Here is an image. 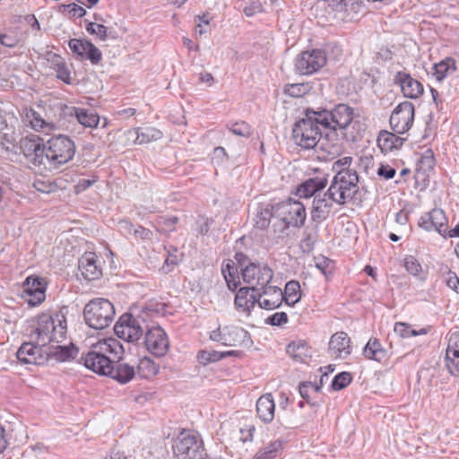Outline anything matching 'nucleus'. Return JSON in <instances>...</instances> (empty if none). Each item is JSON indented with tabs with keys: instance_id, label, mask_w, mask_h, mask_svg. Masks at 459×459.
Here are the masks:
<instances>
[{
	"instance_id": "1",
	"label": "nucleus",
	"mask_w": 459,
	"mask_h": 459,
	"mask_svg": "<svg viewBox=\"0 0 459 459\" xmlns=\"http://www.w3.org/2000/svg\"><path fill=\"white\" fill-rule=\"evenodd\" d=\"M330 126L326 110L316 112L307 109L304 117L293 126V141L303 149H313L322 137V129L329 128Z\"/></svg>"
},
{
	"instance_id": "2",
	"label": "nucleus",
	"mask_w": 459,
	"mask_h": 459,
	"mask_svg": "<svg viewBox=\"0 0 459 459\" xmlns=\"http://www.w3.org/2000/svg\"><path fill=\"white\" fill-rule=\"evenodd\" d=\"M123 353L124 348L119 341L108 338L92 344L90 351L81 357V361L92 372L108 376L114 360L121 359Z\"/></svg>"
},
{
	"instance_id": "3",
	"label": "nucleus",
	"mask_w": 459,
	"mask_h": 459,
	"mask_svg": "<svg viewBox=\"0 0 459 459\" xmlns=\"http://www.w3.org/2000/svg\"><path fill=\"white\" fill-rule=\"evenodd\" d=\"M66 334V319L63 313L42 314L38 317L37 327L30 333L39 346H48L63 342Z\"/></svg>"
},
{
	"instance_id": "4",
	"label": "nucleus",
	"mask_w": 459,
	"mask_h": 459,
	"mask_svg": "<svg viewBox=\"0 0 459 459\" xmlns=\"http://www.w3.org/2000/svg\"><path fill=\"white\" fill-rule=\"evenodd\" d=\"M331 126L329 128L341 130L349 142H356L361 137L362 125L356 119L355 110L346 104H338L330 112L327 111Z\"/></svg>"
},
{
	"instance_id": "5",
	"label": "nucleus",
	"mask_w": 459,
	"mask_h": 459,
	"mask_svg": "<svg viewBox=\"0 0 459 459\" xmlns=\"http://www.w3.org/2000/svg\"><path fill=\"white\" fill-rule=\"evenodd\" d=\"M145 309L136 316L127 313L122 315L114 326L116 335L125 342H137L143 337L149 325L148 311L154 310L151 305Z\"/></svg>"
},
{
	"instance_id": "6",
	"label": "nucleus",
	"mask_w": 459,
	"mask_h": 459,
	"mask_svg": "<svg viewBox=\"0 0 459 459\" xmlns=\"http://www.w3.org/2000/svg\"><path fill=\"white\" fill-rule=\"evenodd\" d=\"M74 153V143L68 136L59 134L51 137L45 143V169H58L70 161Z\"/></svg>"
},
{
	"instance_id": "7",
	"label": "nucleus",
	"mask_w": 459,
	"mask_h": 459,
	"mask_svg": "<svg viewBox=\"0 0 459 459\" xmlns=\"http://www.w3.org/2000/svg\"><path fill=\"white\" fill-rule=\"evenodd\" d=\"M357 171L335 173L327 190L328 195L335 204L343 205L355 197L359 192Z\"/></svg>"
},
{
	"instance_id": "8",
	"label": "nucleus",
	"mask_w": 459,
	"mask_h": 459,
	"mask_svg": "<svg viewBox=\"0 0 459 459\" xmlns=\"http://www.w3.org/2000/svg\"><path fill=\"white\" fill-rule=\"evenodd\" d=\"M83 316L90 327L104 329L113 322L115 307L107 299H94L86 304L83 309Z\"/></svg>"
},
{
	"instance_id": "9",
	"label": "nucleus",
	"mask_w": 459,
	"mask_h": 459,
	"mask_svg": "<svg viewBox=\"0 0 459 459\" xmlns=\"http://www.w3.org/2000/svg\"><path fill=\"white\" fill-rule=\"evenodd\" d=\"M178 459H206V452L200 436L190 430L182 431L173 445Z\"/></svg>"
},
{
	"instance_id": "10",
	"label": "nucleus",
	"mask_w": 459,
	"mask_h": 459,
	"mask_svg": "<svg viewBox=\"0 0 459 459\" xmlns=\"http://www.w3.org/2000/svg\"><path fill=\"white\" fill-rule=\"evenodd\" d=\"M20 149L30 169H45V143L35 134H30L20 141Z\"/></svg>"
},
{
	"instance_id": "11",
	"label": "nucleus",
	"mask_w": 459,
	"mask_h": 459,
	"mask_svg": "<svg viewBox=\"0 0 459 459\" xmlns=\"http://www.w3.org/2000/svg\"><path fill=\"white\" fill-rule=\"evenodd\" d=\"M273 277V270L265 264L250 263L242 269L244 282L257 292L265 288L271 282Z\"/></svg>"
},
{
	"instance_id": "12",
	"label": "nucleus",
	"mask_w": 459,
	"mask_h": 459,
	"mask_svg": "<svg viewBox=\"0 0 459 459\" xmlns=\"http://www.w3.org/2000/svg\"><path fill=\"white\" fill-rule=\"evenodd\" d=\"M143 343L146 350L156 357L164 356L169 348L168 335L158 325H148L144 333Z\"/></svg>"
},
{
	"instance_id": "13",
	"label": "nucleus",
	"mask_w": 459,
	"mask_h": 459,
	"mask_svg": "<svg viewBox=\"0 0 459 459\" xmlns=\"http://www.w3.org/2000/svg\"><path fill=\"white\" fill-rule=\"evenodd\" d=\"M326 64L325 53L320 49L301 52L295 59V71L302 75L317 72Z\"/></svg>"
},
{
	"instance_id": "14",
	"label": "nucleus",
	"mask_w": 459,
	"mask_h": 459,
	"mask_svg": "<svg viewBox=\"0 0 459 459\" xmlns=\"http://www.w3.org/2000/svg\"><path fill=\"white\" fill-rule=\"evenodd\" d=\"M276 213L286 225L300 228L304 225L307 213L305 205L295 200H288L276 205Z\"/></svg>"
},
{
	"instance_id": "15",
	"label": "nucleus",
	"mask_w": 459,
	"mask_h": 459,
	"mask_svg": "<svg viewBox=\"0 0 459 459\" xmlns=\"http://www.w3.org/2000/svg\"><path fill=\"white\" fill-rule=\"evenodd\" d=\"M413 120L414 105L410 101H403L394 109L389 122L395 134H403L410 130Z\"/></svg>"
},
{
	"instance_id": "16",
	"label": "nucleus",
	"mask_w": 459,
	"mask_h": 459,
	"mask_svg": "<svg viewBox=\"0 0 459 459\" xmlns=\"http://www.w3.org/2000/svg\"><path fill=\"white\" fill-rule=\"evenodd\" d=\"M46 346H39L35 338L29 342H24L17 351V359L25 364L41 365L44 364L48 356V351L43 350Z\"/></svg>"
},
{
	"instance_id": "17",
	"label": "nucleus",
	"mask_w": 459,
	"mask_h": 459,
	"mask_svg": "<svg viewBox=\"0 0 459 459\" xmlns=\"http://www.w3.org/2000/svg\"><path fill=\"white\" fill-rule=\"evenodd\" d=\"M448 224V220L442 209L435 208L425 212L418 221L420 228L426 231L435 230L444 237Z\"/></svg>"
},
{
	"instance_id": "18",
	"label": "nucleus",
	"mask_w": 459,
	"mask_h": 459,
	"mask_svg": "<svg viewBox=\"0 0 459 459\" xmlns=\"http://www.w3.org/2000/svg\"><path fill=\"white\" fill-rule=\"evenodd\" d=\"M45 282L39 277H28L24 282L22 297L31 307L39 305L45 300Z\"/></svg>"
},
{
	"instance_id": "19",
	"label": "nucleus",
	"mask_w": 459,
	"mask_h": 459,
	"mask_svg": "<svg viewBox=\"0 0 459 459\" xmlns=\"http://www.w3.org/2000/svg\"><path fill=\"white\" fill-rule=\"evenodd\" d=\"M394 82L401 87V91L406 98L417 99L423 93L422 84L418 80L412 78L408 73L397 72Z\"/></svg>"
},
{
	"instance_id": "20",
	"label": "nucleus",
	"mask_w": 459,
	"mask_h": 459,
	"mask_svg": "<svg viewBox=\"0 0 459 459\" xmlns=\"http://www.w3.org/2000/svg\"><path fill=\"white\" fill-rule=\"evenodd\" d=\"M335 202L330 198L328 192L318 194L314 197L311 210V219L316 222L325 221L331 214Z\"/></svg>"
},
{
	"instance_id": "21",
	"label": "nucleus",
	"mask_w": 459,
	"mask_h": 459,
	"mask_svg": "<svg viewBox=\"0 0 459 459\" xmlns=\"http://www.w3.org/2000/svg\"><path fill=\"white\" fill-rule=\"evenodd\" d=\"M446 367L452 375L459 374V330L451 331L447 336L446 352Z\"/></svg>"
},
{
	"instance_id": "22",
	"label": "nucleus",
	"mask_w": 459,
	"mask_h": 459,
	"mask_svg": "<svg viewBox=\"0 0 459 459\" xmlns=\"http://www.w3.org/2000/svg\"><path fill=\"white\" fill-rule=\"evenodd\" d=\"M258 294V305L261 308L272 310L281 306L283 301V292L276 286L270 284L261 289Z\"/></svg>"
},
{
	"instance_id": "23",
	"label": "nucleus",
	"mask_w": 459,
	"mask_h": 459,
	"mask_svg": "<svg viewBox=\"0 0 459 459\" xmlns=\"http://www.w3.org/2000/svg\"><path fill=\"white\" fill-rule=\"evenodd\" d=\"M250 287H241L234 299V305L238 311L249 316L255 304H258V294Z\"/></svg>"
},
{
	"instance_id": "24",
	"label": "nucleus",
	"mask_w": 459,
	"mask_h": 459,
	"mask_svg": "<svg viewBox=\"0 0 459 459\" xmlns=\"http://www.w3.org/2000/svg\"><path fill=\"white\" fill-rule=\"evenodd\" d=\"M351 340L344 332H338L333 334L329 341V352L334 358L345 359L351 354Z\"/></svg>"
},
{
	"instance_id": "25",
	"label": "nucleus",
	"mask_w": 459,
	"mask_h": 459,
	"mask_svg": "<svg viewBox=\"0 0 459 459\" xmlns=\"http://www.w3.org/2000/svg\"><path fill=\"white\" fill-rule=\"evenodd\" d=\"M250 342V335L244 328L234 325L223 327L222 344L227 346H241L248 345Z\"/></svg>"
},
{
	"instance_id": "26",
	"label": "nucleus",
	"mask_w": 459,
	"mask_h": 459,
	"mask_svg": "<svg viewBox=\"0 0 459 459\" xmlns=\"http://www.w3.org/2000/svg\"><path fill=\"white\" fill-rule=\"evenodd\" d=\"M328 179L325 175L316 176L315 178H308L301 183L298 189L297 194L299 197L309 198L316 196L319 192L324 189L327 185Z\"/></svg>"
},
{
	"instance_id": "27",
	"label": "nucleus",
	"mask_w": 459,
	"mask_h": 459,
	"mask_svg": "<svg viewBox=\"0 0 459 459\" xmlns=\"http://www.w3.org/2000/svg\"><path fill=\"white\" fill-rule=\"evenodd\" d=\"M79 270L84 279L92 281L101 275V269L97 264V255L94 253H85L79 260Z\"/></svg>"
},
{
	"instance_id": "28",
	"label": "nucleus",
	"mask_w": 459,
	"mask_h": 459,
	"mask_svg": "<svg viewBox=\"0 0 459 459\" xmlns=\"http://www.w3.org/2000/svg\"><path fill=\"white\" fill-rule=\"evenodd\" d=\"M134 376V367L117 359L112 363L110 373H108L107 377L117 380L120 384H126L131 381Z\"/></svg>"
},
{
	"instance_id": "29",
	"label": "nucleus",
	"mask_w": 459,
	"mask_h": 459,
	"mask_svg": "<svg viewBox=\"0 0 459 459\" xmlns=\"http://www.w3.org/2000/svg\"><path fill=\"white\" fill-rule=\"evenodd\" d=\"M276 206L271 204H259L255 208L253 217L254 227L258 230H265L271 223L272 219L275 216Z\"/></svg>"
},
{
	"instance_id": "30",
	"label": "nucleus",
	"mask_w": 459,
	"mask_h": 459,
	"mask_svg": "<svg viewBox=\"0 0 459 459\" xmlns=\"http://www.w3.org/2000/svg\"><path fill=\"white\" fill-rule=\"evenodd\" d=\"M275 403L271 394H265L256 402V412L264 423L271 422L274 418Z\"/></svg>"
},
{
	"instance_id": "31",
	"label": "nucleus",
	"mask_w": 459,
	"mask_h": 459,
	"mask_svg": "<svg viewBox=\"0 0 459 459\" xmlns=\"http://www.w3.org/2000/svg\"><path fill=\"white\" fill-rule=\"evenodd\" d=\"M69 114L75 117L76 120L85 127H97L100 117L92 110L80 108H71Z\"/></svg>"
},
{
	"instance_id": "32",
	"label": "nucleus",
	"mask_w": 459,
	"mask_h": 459,
	"mask_svg": "<svg viewBox=\"0 0 459 459\" xmlns=\"http://www.w3.org/2000/svg\"><path fill=\"white\" fill-rule=\"evenodd\" d=\"M47 351L48 355L51 354L58 361L69 360L78 354V349L73 344L69 346L51 345Z\"/></svg>"
},
{
	"instance_id": "33",
	"label": "nucleus",
	"mask_w": 459,
	"mask_h": 459,
	"mask_svg": "<svg viewBox=\"0 0 459 459\" xmlns=\"http://www.w3.org/2000/svg\"><path fill=\"white\" fill-rule=\"evenodd\" d=\"M363 355L369 359L382 361L386 357V351L377 339H369L363 350Z\"/></svg>"
},
{
	"instance_id": "34",
	"label": "nucleus",
	"mask_w": 459,
	"mask_h": 459,
	"mask_svg": "<svg viewBox=\"0 0 459 459\" xmlns=\"http://www.w3.org/2000/svg\"><path fill=\"white\" fill-rule=\"evenodd\" d=\"M86 30L91 35H96L102 41L108 39H117L116 31L102 23L89 22L86 25Z\"/></svg>"
},
{
	"instance_id": "35",
	"label": "nucleus",
	"mask_w": 459,
	"mask_h": 459,
	"mask_svg": "<svg viewBox=\"0 0 459 459\" xmlns=\"http://www.w3.org/2000/svg\"><path fill=\"white\" fill-rule=\"evenodd\" d=\"M434 153L431 150H426L417 161L416 171L418 175L428 176L435 167Z\"/></svg>"
},
{
	"instance_id": "36",
	"label": "nucleus",
	"mask_w": 459,
	"mask_h": 459,
	"mask_svg": "<svg viewBox=\"0 0 459 459\" xmlns=\"http://www.w3.org/2000/svg\"><path fill=\"white\" fill-rule=\"evenodd\" d=\"M135 134V143L138 144L149 143L162 137V132L155 127L137 128Z\"/></svg>"
},
{
	"instance_id": "37",
	"label": "nucleus",
	"mask_w": 459,
	"mask_h": 459,
	"mask_svg": "<svg viewBox=\"0 0 459 459\" xmlns=\"http://www.w3.org/2000/svg\"><path fill=\"white\" fill-rule=\"evenodd\" d=\"M301 293H300V285L299 281H290L286 283L284 293H283V300L289 306H294L300 300Z\"/></svg>"
},
{
	"instance_id": "38",
	"label": "nucleus",
	"mask_w": 459,
	"mask_h": 459,
	"mask_svg": "<svg viewBox=\"0 0 459 459\" xmlns=\"http://www.w3.org/2000/svg\"><path fill=\"white\" fill-rule=\"evenodd\" d=\"M455 70V64L452 58H446L433 66V75L437 81H442L446 76Z\"/></svg>"
},
{
	"instance_id": "39",
	"label": "nucleus",
	"mask_w": 459,
	"mask_h": 459,
	"mask_svg": "<svg viewBox=\"0 0 459 459\" xmlns=\"http://www.w3.org/2000/svg\"><path fill=\"white\" fill-rule=\"evenodd\" d=\"M159 371L158 366L150 358L143 357L139 360L137 372L143 378H150Z\"/></svg>"
},
{
	"instance_id": "40",
	"label": "nucleus",
	"mask_w": 459,
	"mask_h": 459,
	"mask_svg": "<svg viewBox=\"0 0 459 459\" xmlns=\"http://www.w3.org/2000/svg\"><path fill=\"white\" fill-rule=\"evenodd\" d=\"M281 446L282 444L280 440L271 442L256 453L255 458L273 459L278 455L279 452L281 450Z\"/></svg>"
},
{
	"instance_id": "41",
	"label": "nucleus",
	"mask_w": 459,
	"mask_h": 459,
	"mask_svg": "<svg viewBox=\"0 0 459 459\" xmlns=\"http://www.w3.org/2000/svg\"><path fill=\"white\" fill-rule=\"evenodd\" d=\"M311 91L308 83H292L284 86L283 92L293 98L303 97Z\"/></svg>"
},
{
	"instance_id": "42",
	"label": "nucleus",
	"mask_w": 459,
	"mask_h": 459,
	"mask_svg": "<svg viewBox=\"0 0 459 459\" xmlns=\"http://www.w3.org/2000/svg\"><path fill=\"white\" fill-rule=\"evenodd\" d=\"M394 331L397 335H399L402 338H409L411 336H417L419 334L427 333V330L424 328L420 329V331H416L411 329L410 325L403 322L396 323L394 325Z\"/></svg>"
},
{
	"instance_id": "43",
	"label": "nucleus",
	"mask_w": 459,
	"mask_h": 459,
	"mask_svg": "<svg viewBox=\"0 0 459 459\" xmlns=\"http://www.w3.org/2000/svg\"><path fill=\"white\" fill-rule=\"evenodd\" d=\"M377 143L382 149L392 150L397 147V143H402V139L396 137L394 134L385 132L379 135Z\"/></svg>"
},
{
	"instance_id": "44",
	"label": "nucleus",
	"mask_w": 459,
	"mask_h": 459,
	"mask_svg": "<svg viewBox=\"0 0 459 459\" xmlns=\"http://www.w3.org/2000/svg\"><path fill=\"white\" fill-rule=\"evenodd\" d=\"M404 267L411 274L418 276L421 280L425 279V273L422 272V267L414 256L410 255L405 258Z\"/></svg>"
},
{
	"instance_id": "45",
	"label": "nucleus",
	"mask_w": 459,
	"mask_h": 459,
	"mask_svg": "<svg viewBox=\"0 0 459 459\" xmlns=\"http://www.w3.org/2000/svg\"><path fill=\"white\" fill-rule=\"evenodd\" d=\"M91 43V41L83 39H71L68 41V46L73 54L81 59Z\"/></svg>"
},
{
	"instance_id": "46",
	"label": "nucleus",
	"mask_w": 459,
	"mask_h": 459,
	"mask_svg": "<svg viewBox=\"0 0 459 459\" xmlns=\"http://www.w3.org/2000/svg\"><path fill=\"white\" fill-rule=\"evenodd\" d=\"M81 60H89L93 65H97L102 60V53L94 44L91 43Z\"/></svg>"
},
{
	"instance_id": "47",
	"label": "nucleus",
	"mask_w": 459,
	"mask_h": 459,
	"mask_svg": "<svg viewBox=\"0 0 459 459\" xmlns=\"http://www.w3.org/2000/svg\"><path fill=\"white\" fill-rule=\"evenodd\" d=\"M225 358V354L216 351H202L198 354V359L203 364L219 361Z\"/></svg>"
},
{
	"instance_id": "48",
	"label": "nucleus",
	"mask_w": 459,
	"mask_h": 459,
	"mask_svg": "<svg viewBox=\"0 0 459 459\" xmlns=\"http://www.w3.org/2000/svg\"><path fill=\"white\" fill-rule=\"evenodd\" d=\"M351 379L352 377L350 373H339L333 377L331 386L333 387V390H342L351 383Z\"/></svg>"
},
{
	"instance_id": "49",
	"label": "nucleus",
	"mask_w": 459,
	"mask_h": 459,
	"mask_svg": "<svg viewBox=\"0 0 459 459\" xmlns=\"http://www.w3.org/2000/svg\"><path fill=\"white\" fill-rule=\"evenodd\" d=\"M229 130L238 136L247 137L250 135V126L244 121L236 122L228 126Z\"/></svg>"
},
{
	"instance_id": "50",
	"label": "nucleus",
	"mask_w": 459,
	"mask_h": 459,
	"mask_svg": "<svg viewBox=\"0 0 459 459\" xmlns=\"http://www.w3.org/2000/svg\"><path fill=\"white\" fill-rule=\"evenodd\" d=\"M352 162V158L350 156L343 157L342 159L337 160L333 163V169L336 173H340L341 171H356L353 169H351V165Z\"/></svg>"
},
{
	"instance_id": "51",
	"label": "nucleus",
	"mask_w": 459,
	"mask_h": 459,
	"mask_svg": "<svg viewBox=\"0 0 459 459\" xmlns=\"http://www.w3.org/2000/svg\"><path fill=\"white\" fill-rule=\"evenodd\" d=\"M20 42V39L16 34H1L0 43L7 48H14Z\"/></svg>"
},
{
	"instance_id": "52",
	"label": "nucleus",
	"mask_w": 459,
	"mask_h": 459,
	"mask_svg": "<svg viewBox=\"0 0 459 459\" xmlns=\"http://www.w3.org/2000/svg\"><path fill=\"white\" fill-rule=\"evenodd\" d=\"M332 264H333V261L325 257V256H322L320 258L317 259L316 261V267L325 275L327 276L328 273H331V270H332Z\"/></svg>"
},
{
	"instance_id": "53",
	"label": "nucleus",
	"mask_w": 459,
	"mask_h": 459,
	"mask_svg": "<svg viewBox=\"0 0 459 459\" xmlns=\"http://www.w3.org/2000/svg\"><path fill=\"white\" fill-rule=\"evenodd\" d=\"M178 221V219L176 216L161 218L159 221V226L161 227V230L172 231Z\"/></svg>"
},
{
	"instance_id": "54",
	"label": "nucleus",
	"mask_w": 459,
	"mask_h": 459,
	"mask_svg": "<svg viewBox=\"0 0 459 459\" xmlns=\"http://www.w3.org/2000/svg\"><path fill=\"white\" fill-rule=\"evenodd\" d=\"M268 323L272 325H281L288 321V316L285 312H276L272 315L268 319Z\"/></svg>"
},
{
	"instance_id": "55",
	"label": "nucleus",
	"mask_w": 459,
	"mask_h": 459,
	"mask_svg": "<svg viewBox=\"0 0 459 459\" xmlns=\"http://www.w3.org/2000/svg\"><path fill=\"white\" fill-rule=\"evenodd\" d=\"M135 225L126 220H122L118 222L119 230L126 235H133L135 230Z\"/></svg>"
},
{
	"instance_id": "56",
	"label": "nucleus",
	"mask_w": 459,
	"mask_h": 459,
	"mask_svg": "<svg viewBox=\"0 0 459 459\" xmlns=\"http://www.w3.org/2000/svg\"><path fill=\"white\" fill-rule=\"evenodd\" d=\"M64 7L68 9L69 13H72L73 16L83 17L86 14V10L74 3L65 4Z\"/></svg>"
},
{
	"instance_id": "57",
	"label": "nucleus",
	"mask_w": 459,
	"mask_h": 459,
	"mask_svg": "<svg viewBox=\"0 0 459 459\" xmlns=\"http://www.w3.org/2000/svg\"><path fill=\"white\" fill-rule=\"evenodd\" d=\"M395 169L388 165H382L377 169V175L383 177L385 179H391L395 175Z\"/></svg>"
},
{
	"instance_id": "58",
	"label": "nucleus",
	"mask_w": 459,
	"mask_h": 459,
	"mask_svg": "<svg viewBox=\"0 0 459 459\" xmlns=\"http://www.w3.org/2000/svg\"><path fill=\"white\" fill-rule=\"evenodd\" d=\"M57 78L62 80L63 82L69 83L70 80V72L68 71L66 65L64 63L57 65Z\"/></svg>"
},
{
	"instance_id": "59",
	"label": "nucleus",
	"mask_w": 459,
	"mask_h": 459,
	"mask_svg": "<svg viewBox=\"0 0 459 459\" xmlns=\"http://www.w3.org/2000/svg\"><path fill=\"white\" fill-rule=\"evenodd\" d=\"M134 236L141 239H149L152 238V232L150 230L138 225L135 227Z\"/></svg>"
},
{
	"instance_id": "60",
	"label": "nucleus",
	"mask_w": 459,
	"mask_h": 459,
	"mask_svg": "<svg viewBox=\"0 0 459 459\" xmlns=\"http://www.w3.org/2000/svg\"><path fill=\"white\" fill-rule=\"evenodd\" d=\"M447 286L455 290L456 293H459V278L454 273H449L446 278Z\"/></svg>"
},
{
	"instance_id": "61",
	"label": "nucleus",
	"mask_w": 459,
	"mask_h": 459,
	"mask_svg": "<svg viewBox=\"0 0 459 459\" xmlns=\"http://www.w3.org/2000/svg\"><path fill=\"white\" fill-rule=\"evenodd\" d=\"M32 117L30 119V125L35 130L43 129L46 126V122L38 115L36 112H32Z\"/></svg>"
},
{
	"instance_id": "62",
	"label": "nucleus",
	"mask_w": 459,
	"mask_h": 459,
	"mask_svg": "<svg viewBox=\"0 0 459 459\" xmlns=\"http://www.w3.org/2000/svg\"><path fill=\"white\" fill-rule=\"evenodd\" d=\"M243 12L247 16H253L261 12V5L258 3L252 2L244 7Z\"/></svg>"
},
{
	"instance_id": "63",
	"label": "nucleus",
	"mask_w": 459,
	"mask_h": 459,
	"mask_svg": "<svg viewBox=\"0 0 459 459\" xmlns=\"http://www.w3.org/2000/svg\"><path fill=\"white\" fill-rule=\"evenodd\" d=\"M332 7L337 12H343L346 10L351 0H331Z\"/></svg>"
},
{
	"instance_id": "64",
	"label": "nucleus",
	"mask_w": 459,
	"mask_h": 459,
	"mask_svg": "<svg viewBox=\"0 0 459 459\" xmlns=\"http://www.w3.org/2000/svg\"><path fill=\"white\" fill-rule=\"evenodd\" d=\"M8 446V440L5 429L0 424V453H3Z\"/></svg>"
}]
</instances>
